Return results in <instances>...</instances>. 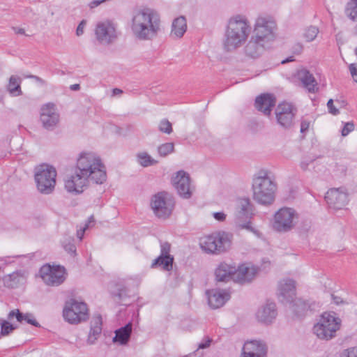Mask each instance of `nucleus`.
<instances>
[{
    "mask_svg": "<svg viewBox=\"0 0 357 357\" xmlns=\"http://www.w3.org/2000/svg\"><path fill=\"white\" fill-rule=\"evenodd\" d=\"M107 179L106 167L93 152H82L77 160L75 174L65 181L69 192L81 193L90 182L102 184Z\"/></svg>",
    "mask_w": 357,
    "mask_h": 357,
    "instance_id": "obj_1",
    "label": "nucleus"
},
{
    "mask_svg": "<svg viewBox=\"0 0 357 357\" xmlns=\"http://www.w3.org/2000/svg\"><path fill=\"white\" fill-rule=\"evenodd\" d=\"M130 29L137 39L153 40L161 32L160 17L151 8L135 10L132 13Z\"/></svg>",
    "mask_w": 357,
    "mask_h": 357,
    "instance_id": "obj_2",
    "label": "nucleus"
},
{
    "mask_svg": "<svg viewBox=\"0 0 357 357\" xmlns=\"http://www.w3.org/2000/svg\"><path fill=\"white\" fill-rule=\"evenodd\" d=\"M259 268L254 266L242 264L236 269L225 262L220 263L215 271V279L218 282L233 281L239 284L250 283L257 276Z\"/></svg>",
    "mask_w": 357,
    "mask_h": 357,
    "instance_id": "obj_3",
    "label": "nucleus"
},
{
    "mask_svg": "<svg viewBox=\"0 0 357 357\" xmlns=\"http://www.w3.org/2000/svg\"><path fill=\"white\" fill-rule=\"evenodd\" d=\"M250 29L245 17L236 15L230 18L225 34V49L229 52L240 47L247 40Z\"/></svg>",
    "mask_w": 357,
    "mask_h": 357,
    "instance_id": "obj_4",
    "label": "nucleus"
},
{
    "mask_svg": "<svg viewBox=\"0 0 357 357\" xmlns=\"http://www.w3.org/2000/svg\"><path fill=\"white\" fill-rule=\"evenodd\" d=\"M276 189V183L267 171H260L253 178V199L261 205L274 202Z\"/></svg>",
    "mask_w": 357,
    "mask_h": 357,
    "instance_id": "obj_5",
    "label": "nucleus"
},
{
    "mask_svg": "<svg viewBox=\"0 0 357 357\" xmlns=\"http://www.w3.org/2000/svg\"><path fill=\"white\" fill-rule=\"evenodd\" d=\"M63 317L66 322L73 325L86 321L89 318L87 304L82 300L69 298L64 303Z\"/></svg>",
    "mask_w": 357,
    "mask_h": 357,
    "instance_id": "obj_6",
    "label": "nucleus"
},
{
    "mask_svg": "<svg viewBox=\"0 0 357 357\" xmlns=\"http://www.w3.org/2000/svg\"><path fill=\"white\" fill-rule=\"evenodd\" d=\"M56 169L47 164L37 166L34 170V179L37 190L43 195L51 194L56 185Z\"/></svg>",
    "mask_w": 357,
    "mask_h": 357,
    "instance_id": "obj_7",
    "label": "nucleus"
},
{
    "mask_svg": "<svg viewBox=\"0 0 357 357\" xmlns=\"http://www.w3.org/2000/svg\"><path fill=\"white\" fill-rule=\"evenodd\" d=\"M280 302L289 306L293 312L300 317L307 310L315 311L320 307L319 302L304 301L296 297V291H280L278 294Z\"/></svg>",
    "mask_w": 357,
    "mask_h": 357,
    "instance_id": "obj_8",
    "label": "nucleus"
},
{
    "mask_svg": "<svg viewBox=\"0 0 357 357\" xmlns=\"http://www.w3.org/2000/svg\"><path fill=\"white\" fill-rule=\"evenodd\" d=\"M252 215V206L248 198L236 199L234 206V222L240 229H245L252 232L257 237H261V232L252 227L250 219Z\"/></svg>",
    "mask_w": 357,
    "mask_h": 357,
    "instance_id": "obj_9",
    "label": "nucleus"
},
{
    "mask_svg": "<svg viewBox=\"0 0 357 357\" xmlns=\"http://www.w3.org/2000/svg\"><path fill=\"white\" fill-rule=\"evenodd\" d=\"M340 319L335 316V313L324 312L319 321L314 326V333L321 340H328L335 336L340 329Z\"/></svg>",
    "mask_w": 357,
    "mask_h": 357,
    "instance_id": "obj_10",
    "label": "nucleus"
},
{
    "mask_svg": "<svg viewBox=\"0 0 357 357\" xmlns=\"http://www.w3.org/2000/svg\"><path fill=\"white\" fill-rule=\"evenodd\" d=\"M119 35L117 24L112 20H102L96 24L94 36L98 45H110L117 40Z\"/></svg>",
    "mask_w": 357,
    "mask_h": 357,
    "instance_id": "obj_11",
    "label": "nucleus"
},
{
    "mask_svg": "<svg viewBox=\"0 0 357 357\" xmlns=\"http://www.w3.org/2000/svg\"><path fill=\"white\" fill-rule=\"evenodd\" d=\"M231 236L225 231L212 234L202 239L201 247L208 253L220 254L230 248Z\"/></svg>",
    "mask_w": 357,
    "mask_h": 357,
    "instance_id": "obj_12",
    "label": "nucleus"
},
{
    "mask_svg": "<svg viewBox=\"0 0 357 357\" xmlns=\"http://www.w3.org/2000/svg\"><path fill=\"white\" fill-rule=\"evenodd\" d=\"M175 202L172 197L166 192H160L151 198L150 206L154 215L165 220L172 213Z\"/></svg>",
    "mask_w": 357,
    "mask_h": 357,
    "instance_id": "obj_13",
    "label": "nucleus"
},
{
    "mask_svg": "<svg viewBox=\"0 0 357 357\" xmlns=\"http://www.w3.org/2000/svg\"><path fill=\"white\" fill-rule=\"evenodd\" d=\"M298 220V214L292 208L283 207L274 215L273 228L280 233H286L296 226Z\"/></svg>",
    "mask_w": 357,
    "mask_h": 357,
    "instance_id": "obj_14",
    "label": "nucleus"
},
{
    "mask_svg": "<svg viewBox=\"0 0 357 357\" xmlns=\"http://www.w3.org/2000/svg\"><path fill=\"white\" fill-rule=\"evenodd\" d=\"M275 22L270 17H259L257 19L253 35L255 38L266 43L275 38Z\"/></svg>",
    "mask_w": 357,
    "mask_h": 357,
    "instance_id": "obj_15",
    "label": "nucleus"
},
{
    "mask_svg": "<svg viewBox=\"0 0 357 357\" xmlns=\"http://www.w3.org/2000/svg\"><path fill=\"white\" fill-rule=\"evenodd\" d=\"M39 274L43 281L49 286H58L66 280V269L61 266H43Z\"/></svg>",
    "mask_w": 357,
    "mask_h": 357,
    "instance_id": "obj_16",
    "label": "nucleus"
},
{
    "mask_svg": "<svg viewBox=\"0 0 357 357\" xmlns=\"http://www.w3.org/2000/svg\"><path fill=\"white\" fill-rule=\"evenodd\" d=\"M40 121L47 130L55 129L60 121V115L56 106L52 102L43 104L40 109Z\"/></svg>",
    "mask_w": 357,
    "mask_h": 357,
    "instance_id": "obj_17",
    "label": "nucleus"
},
{
    "mask_svg": "<svg viewBox=\"0 0 357 357\" xmlns=\"http://www.w3.org/2000/svg\"><path fill=\"white\" fill-rule=\"evenodd\" d=\"M296 113V107L292 103L285 101L278 104L275 111L278 123L286 129L293 126Z\"/></svg>",
    "mask_w": 357,
    "mask_h": 357,
    "instance_id": "obj_18",
    "label": "nucleus"
},
{
    "mask_svg": "<svg viewBox=\"0 0 357 357\" xmlns=\"http://www.w3.org/2000/svg\"><path fill=\"white\" fill-rule=\"evenodd\" d=\"M174 187L178 194L184 199H189L192 197L194 188L191 185L189 174L183 170L177 172L172 180Z\"/></svg>",
    "mask_w": 357,
    "mask_h": 357,
    "instance_id": "obj_19",
    "label": "nucleus"
},
{
    "mask_svg": "<svg viewBox=\"0 0 357 357\" xmlns=\"http://www.w3.org/2000/svg\"><path fill=\"white\" fill-rule=\"evenodd\" d=\"M170 250L171 245L168 242H160V254L153 261L151 268L170 272L174 260V257L170 255Z\"/></svg>",
    "mask_w": 357,
    "mask_h": 357,
    "instance_id": "obj_20",
    "label": "nucleus"
},
{
    "mask_svg": "<svg viewBox=\"0 0 357 357\" xmlns=\"http://www.w3.org/2000/svg\"><path fill=\"white\" fill-rule=\"evenodd\" d=\"M256 319L261 324L268 325L272 324L278 316L276 304L268 299L257 310L255 314Z\"/></svg>",
    "mask_w": 357,
    "mask_h": 357,
    "instance_id": "obj_21",
    "label": "nucleus"
},
{
    "mask_svg": "<svg viewBox=\"0 0 357 357\" xmlns=\"http://www.w3.org/2000/svg\"><path fill=\"white\" fill-rule=\"evenodd\" d=\"M325 199L331 208L342 209L348 202V195L342 188H332L326 192Z\"/></svg>",
    "mask_w": 357,
    "mask_h": 357,
    "instance_id": "obj_22",
    "label": "nucleus"
},
{
    "mask_svg": "<svg viewBox=\"0 0 357 357\" xmlns=\"http://www.w3.org/2000/svg\"><path fill=\"white\" fill-rule=\"evenodd\" d=\"M27 281V273L25 271H17L4 275L2 283L4 287L17 289L23 287Z\"/></svg>",
    "mask_w": 357,
    "mask_h": 357,
    "instance_id": "obj_23",
    "label": "nucleus"
},
{
    "mask_svg": "<svg viewBox=\"0 0 357 357\" xmlns=\"http://www.w3.org/2000/svg\"><path fill=\"white\" fill-rule=\"evenodd\" d=\"M208 305L211 309L222 307L230 298V291H205Z\"/></svg>",
    "mask_w": 357,
    "mask_h": 357,
    "instance_id": "obj_24",
    "label": "nucleus"
},
{
    "mask_svg": "<svg viewBox=\"0 0 357 357\" xmlns=\"http://www.w3.org/2000/svg\"><path fill=\"white\" fill-rule=\"evenodd\" d=\"M265 43L251 36L250 40L244 47V52L246 56L251 59L259 57L265 50Z\"/></svg>",
    "mask_w": 357,
    "mask_h": 357,
    "instance_id": "obj_25",
    "label": "nucleus"
},
{
    "mask_svg": "<svg viewBox=\"0 0 357 357\" xmlns=\"http://www.w3.org/2000/svg\"><path fill=\"white\" fill-rule=\"evenodd\" d=\"M276 102L275 97L271 94H262L255 100L256 108L266 116L271 113L272 108Z\"/></svg>",
    "mask_w": 357,
    "mask_h": 357,
    "instance_id": "obj_26",
    "label": "nucleus"
},
{
    "mask_svg": "<svg viewBox=\"0 0 357 357\" xmlns=\"http://www.w3.org/2000/svg\"><path fill=\"white\" fill-rule=\"evenodd\" d=\"M242 353L245 354H253L259 356H266L267 347L265 343L261 340H250L245 342Z\"/></svg>",
    "mask_w": 357,
    "mask_h": 357,
    "instance_id": "obj_27",
    "label": "nucleus"
},
{
    "mask_svg": "<svg viewBox=\"0 0 357 357\" xmlns=\"http://www.w3.org/2000/svg\"><path fill=\"white\" fill-rule=\"evenodd\" d=\"M297 78L309 92L315 93L318 91L317 80L307 69L299 70L297 72Z\"/></svg>",
    "mask_w": 357,
    "mask_h": 357,
    "instance_id": "obj_28",
    "label": "nucleus"
},
{
    "mask_svg": "<svg viewBox=\"0 0 357 357\" xmlns=\"http://www.w3.org/2000/svg\"><path fill=\"white\" fill-rule=\"evenodd\" d=\"M102 319L100 314H95L91 321V329L87 342L92 344L98 339L102 332Z\"/></svg>",
    "mask_w": 357,
    "mask_h": 357,
    "instance_id": "obj_29",
    "label": "nucleus"
},
{
    "mask_svg": "<svg viewBox=\"0 0 357 357\" xmlns=\"http://www.w3.org/2000/svg\"><path fill=\"white\" fill-rule=\"evenodd\" d=\"M187 30L186 19L180 16L174 19L172 24L170 36L174 39H178L183 36Z\"/></svg>",
    "mask_w": 357,
    "mask_h": 357,
    "instance_id": "obj_30",
    "label": "nucleus"
},
{
    "mask_svg": "<svg viewBox=\"0 0 357 357\" xmlns=\"http://www.w3.org/2000/svg\"><path fill=\"white\" fill-rule=\"evenodd\" d=\"M132 329V324L128 323L124 326L115 331V336L113 337L114 342H119L121 345L126 344L130 337Z\"/></svg>",
    "mask_w": 357,
    "mask_h": 357,
    "instance_id": "obj_31",
    "label": "nucleus"
},
{
    "mask_svg": "<svg viewBox=\"0 0 357 357\" xmlns=\"http://www.w3.org/2000/svg\"><path fill=\"white\" fill-rule=\"evenodd\" d=\"M21 82L22 79L18 76L12 75L10 77L7 89L11 95L15 96L22 95V92L20 86Z\"/></svg>",
    "mask_w": 357,
    "mask_h": 357,
    "instance_id": "obj_32",
    "label": "nucleus"
},
{
    "mask_svg": "<svg viewBox=\"0 0 357 357\" xmlns=\"http://www.w3.org/2000/svg\"><path fill=\"white\" fill-rule=\"evenodd\" d=\"M137 162L142 167H146L156 165L158 161L153 158L146 152H139L136 155Z\"/></svg>",
    "mask_w": 357,
    "mask_h": 357,
    "instance_id": "obj_33",
    "label": "nucleus"
},
{
    "mask_svg": "<svg viewBox=\"0 0 357 357\" xmlns=\"http://www.w3.org/2000/svg\"><path fill=\"white\" fill-rule=\"evenodd\" d=\"M345 14L351 20L357 22V0H349L345 8Z\"/></svg>",
    "mask_w": 357,
    "mask_h": 357,
    "instance_id": "obj_34",
    "label": "nucleus"
},
{
    "mask_svg": "<svg viewBox=\"0 0 357 357\" xmlns=\"http://www.w3.org/2000/svg\"><path fill=\"white\" fill-rule=\"evenodd\" d=\"M296 288V282L289 278H283L278 283L279 290H295Z\"/></svg>",
    "mask_w": 357,
    "mask_h": 357,
    "instance_id": "obj_35",
    "label": "nucleus"
},
{
    "mask_svg": "<svg viewBox=\"0 0 357 357\" xmlns=\"http://www.w3.org/2000/svg\"><path fill=\"white\" fill-rule=\"evenodd\" d=\"M318 33V28L314 26H310L305 30L303 33V38L306 42H312L316 38Z\"/></svg>",
    "mask_w": 357,
    "mask_h": 357,
    "instance_id": "obj_36",
    "label": "nucleus"
},
{
    "mask_svg": "<svg viewBox=\"0 0 357 357\" xmlns=\"http://www.w3.org/2000/svg\"><path fill=\"white\" fill-rule=\"evenodd\" d=\"M174 149V145L173 143H165L161 144L158 148V154L162 157H165L169 153H172Z\"/></svg>",
    "mask_w": 357,
    "mask_h": 357,
    "instance_id": "obj_37",
    "label": "nucleus"
},
{
    "mask_svg": "<svg viewBox=\"0 0 357 357\" xmlns=\"http://www.w3.org/2000/svg\"><path fill=\"white\" fill-rule=\"evenodd\" d=\"M95 222L94 217L93 215H91L87 222L86 223L85 226L83 228H81L80 229L77 230V238L81 241L83 238L84 231L89 228L91 225H93Z\"/></svg>",
    "mask_w": 357,
    "mask_h": 357,
    "instance_id": "obj_38",
    "label": "nucleus"
},
{
    "mask_svg": "<svg viewBox=\"0 0 357 357\" xmlns=\"http://www.w3.org/2000/svg\"><path fill=\"white\" fill-rule=\"evenodd\" d=\"M159 130L162 132L170 134L172 132V123L168 120L163 119L160 122Z\"/></svg>",
    "mask_w": 357,
    "mask_h": 357,
    "instance_id": "obj_39",
    "label": "nucleus"
},
{
    "mask_svg": "<svg viewBox=\"0 0 357 357\" xmlns=\"http://www.w3.org/2000/svg\"><path fill=\"white\" fill-rule=\"evenodd\" d=\"M73 241V239L68 238L62 242L63 248L70 254H75L76 252V248Z\"/></svg>",
    "mask_w": 357,
    "mask_h": 357,
    "instance_id": "obj_40",
    "label": "nucleus"
},
{
    "mask_svg": "<svg viewBox=\"0 0 357 357\" xmlns=\"http://www.w3.org/2000/svg\"><path fill=\"white\" fill-rule=\"evenodd\" d=\"M13 317H15L18 322H23L24 319V314L22 313L18 309L10 311L8 314V319H10Z\"/></svg>",
    "mask_w": 357,
    "mask_h": 357,
    "instance_id": "obj_41",
    "label": "nucleus"
},
{
    "mask_svg": "<svg viewBox=\"0 0 357 357\" xmlns=\"http://www.w3.org/2000/svg\"><path fill=\"white\" fill-rule=\"evenodd\" d=\"M26 317H24V321H26L27 324H29L36 327H40V324L35 319L33 315L31 313L24 314Z\"/></svg>",
    "mask_w": 357,
    "mask_h": 357,
    "instance_id": "obj_42",
    "label": "nucleus"
},
{
    "mask_svg": "<svg viewBox=\"0 0 357 357\" xmlns=\"http://www.w3.org/2000/svg\"><path fill=\"white\" fill-rule=\"evenodd\" d=\"M354 129V124L352 122H347L342 129V135L345 137L348 135Z\"/></svg>",
    "mask_w": 357,
    "mask_h": 357,
    "instance_id": "obj_43",
    "label": "nucleus"
},
{
    "mask_svg": "<svg viewBox=\"0 0 357 357\" xmlns=\"http://www.w3.org/2000/svg\"><path fill=\"white\" fill-rule=\"evenodd\" d=\"M341 357H357V347L344 350L342 353Z\"/></svg>",
    "mask_w": 357,
    "mask_h": 357,
    "instance_id": "obj_44",
    "label": "nucleus"
},
{
    "mask_svg": "<svg viewBox=\"0 0 357 357\" xmlns=\"http://www.w3.org/2000/svg\"><path fill=\"white\" fill-rule=\"evenodd\" d=\"M327 107L328 109V112L333 115H337L339 114V110L334 106L333 100L330 99L327 102Z\"/></svg>",
    "mask_w": 357,
    "mask_h": 357,
    "instance_id": "obj_45",
    "label": "nucleus"
},
{
    "mask_svg": "<svg viewBox=\"0 0 357 357\" xmlns=\"http://www.w3.org/2000/svg\"><path fill=\"white\" fill-rule=\"evenodd\" d=\"M86 25V20H82L80 22V23L79 24V25L77 26V29H76V35L77 36H80L84 33V30Z\"/></svg>",
    "mask_w": 357,
    "mask_h": 357,
    "instance_id": "obj_46",
    "label": "nucleus"
},
{
    "mask_svg": "<svg viewBox=\"0 0 357 357\" xmlns=\"http://www.w3.org/2000/svg\"><path fill=\"white\" fill-rule=\"evenodd\" d=\"M310 121L307 119H302L301 123V132L305 133L310 128Z\"/></svg>",
    "mask_w": 357,
    "mask_h": 357,
    "instance_id": "obj_47",
    "label": "nucleus"
},
{
    "mask_svg": "<svg viewBox=\"0 0 357 357\" xmlns=\"http://www.w3.org/2000/svg\"><path fill=\"white\" fill-rule=\"evenodd\" d=\"M212 340L208 337H206L198 345L199 349H206L208 347L211 343Z\"/></svg>",
    "mask_w": 357,
    "mask_h": 357,
    "instance_id": "obj_48",
    "label": "nucleus"
},
{
    "mask_svg": "<svg viewBox=\"0 0 357 357\" xmlns=\"http://www.w3.org/2000/svg\"><path fill=\"white\" fill-rule=\"evenodd\" d=\"M213 218L218 221H223L226 218V215L223 212H215L213 214Z\"/></svg>",
    "mask_w": 357,
    "mask_h": 357,
    "instance_id": "obj_49",
    "label": "nucleus"
},
{
    "mask_svg": "<svg viewBox=\"0 0 357 357\" xmlns=\"http://www.w3.org/2000/svg\"><path fill=\"white\" fill-rule=\"evenodd\" d=\"M331 297H332L333 302L337 305L345 303V301H344V300L338 296L331 294Z\"/></svg>",
    "mask_w": 357,
    "mask_h": 357,
    "instance_id": "obj_50",
    "label": "nucleus"
},
{
    "mask_svg": "<svg viewBox=\"0 0 357 357\" xmlns=\"http://www.w3.org/2000/svg\"><path fill=\"white\" fill-rule=\"evenodd\" d=\"M349 71L351 76L354 78L355 76H357V67L354 63H351L349 66Z\"/></svg>",
    "mask_w": 357,
    "mask_h": 357,
    "instance_id": "obj_51",
    "label": "nucleus"
},
{
    "mask_svg": "<svg viewBox=\"0 0 357 357\" xmlns=\"http://www.w3.org/2000/svg\"><path fill=\"white\" fill-rule=\"evenodd\" d=\"M27 77L29 78H31V79H33L35 81H36L37 82L41 84H45V82L40 77L36 76V75H29L27 76Z\"/></svg>",
    "mask_w": 357,
    "mask_h": 357,
    "instance_id": "obj_52",
    "label": "nucleus"
},
{
    "mask_svg": "<svg viewBox=\"0 0 357 357\" xmlns=\"http://www.w3.org/2000/svg\"><path fill=\"white\" fill-rule=\"evenodd\" d=\"M13 30L15 31V33L17 34H21L24 35L25 34V30L22 28H13Z\"/></svg>",
    "mask_w": 357,
    "mask_h": 357,
    "instance_id": "obj_53",
    "label": "nucleus"
},
{
    "mask_svg": "<svg viewBox=\"0 0 357 357\" xmlns=\"http://www.w3.org/2000/svg\"><path fill=\"white\" fill-rule=\"evenodd\" d=\"M309 162H310L309 161H305V160L302 161L301 162V167L302 168V169L306 170L308 167Z\"/></svg>",
    "mask_w": 357,
    "mask_h": 357,
    "instance_id": "obj_54",
    "label": "nucleus"
},
{
    "mask_svg": "<svg viewBox=\"0 0 357 357\" xmlns=\"http://www.w3.org/2000/svg\"><path fill=\"white\" fill-rule=\"evenodd\" d=\"M70 89L73 91H77L80 89V86L78 84H73L70 86Z\"/></svg>",
    "mask_w": 357,
    "mask_h": 357,
    "instance_id": "obj_55",
    "label": "nucleus"
},
{
    "mask_svg": "<svg viewBox=\"0 0 357 357\" xmlns=\"http://www.w3.org/2000/svg\"><path fill=\"white\" fill-rule=\"evenodd\" d=\"M241 357H265V356H259L257 355H253V354H245L242 353Z\"/></svg>",
    "mask_w": 357,
    "mask_h": 357,
    "instance_id": "obj_56",
    "label": "nucleus"
},
{
    "mask_svg": "<svg viewBox=\"0 0 357 357\" xmlns=\"http://www.w3.org/2000/svg\"><path fill=\"white\" fill-rule=\"evenodd\" d=\"M122 93V91H121V89H114L113 90V93H114V95L120 94V93Z\"/></svg>",
    "mask_w": 357,
    "mask_h": 357,
    "instance_id": "obj_57",
    "label": "nucleus"
},
{
    "mask_svg": "<svg viewBox=\"0 0 357 357\" xmlns=\"http://www.w3.org/2000/svg\"><path fill=\"white\" fill-rule=\"evenodd\" d=\"M3 272V270L1 267H0V274ZM2 282V279L0 278V284ZM1 287V284H0V288Z\"/></svg>",
    "mask_w": 357,
    "mask_h": 357,
    "instance_id": "obj_58",
    "label": "nucleus"
},
{
    "mask_svg": "<svg viewBox=\"0 0 357 357\" xmlns=\"http://www.w3.org/2000/svg\"><path fill=\"white\" fill-rule=\"evenodd\" d=\"M115 296L119 297L120 298H121V292H118L116 294H115Z\"/></svg>",
    "mask_w": 357,
    "mask_h": 357,
    "instance_id": "obj_59",
    "label": "nucleus"
},
{
    "mask_svg": "<svg viewBox=\"0 0 357 357\" xmlns=\"http://www.w3.org/2000/svg\"><path fill=\"white\" fill-rule=\"evenodd\" d=\"M290 61V60H289V59H287V60H285V61H282V63H287V61Z\"/></svg>",
    "mask_w": 357,
    "mask_h": 357,
    "instance_id": "obj_60",
    "label": "nucleus"
},
{
    "mask_svg": "<svg viewBox=\"0 0 357 357\" xmlns=\"http://www.w3.org/2000/svg\"><path fill=\"white\" fill-rule=\"evenodd\" d=\"M356 54L357 55V48L355 50Z\"/></svg>",
    "mask_w": 357,
    "mask_h": 357,
    "instance_id": "obj_61",
    "label": "nucleus"
}]
</instances>
